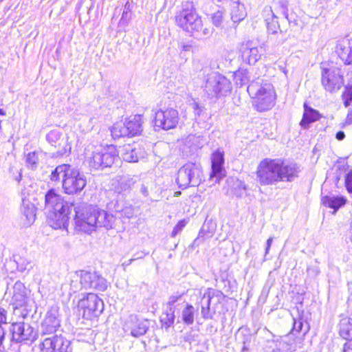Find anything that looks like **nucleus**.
Segmentation results:
<instances>
[{"label":"nucleus","instance_id":"1","mask_svg":"<svg viewBox=\"0 0 352 352\" xmlns=\"http://www.w3.org/2000/svg\"><path fill=\"white\" fill-rule=\"evenodd\" d=\"M300 170L296 163L280 158H265L257 167L256 177L261 186H272L280 182L294 181Z\"/></svg>","mask_w":352,"mask_h":352},{"label":"nucleus","instance_id":"2","mask_svg":"<svg viewBox=\"0 0 352 352\" xmlns=\"http://www.w3.org/2000/svg\"><path fill=\"white\" fill-rule=\"evenodd\" d=\"M113 216L106 211L99 210L96 206L85 204L74 208V220L76 228L85 232H91L96 228H112Z\"/></svg>","mask_w":352,"mask_h":352},{"label":"nucleus","instance_id":"3","mask_svg":"<svg viewBox=\"0 0 352 352\" xmlns=\"http://www.w3.org/2000/svg\"><path fill=\"white\" fill-rule=\"evenodd\" d=\"M74 202H67L54 188L50 189L45 195V208L47 211L48 222L54 229H67L69 214L74 210Z\"/></svg>","mask_w":352,"mask_h":352},{"label":"nucleus","instance_id":"4","mask_svg":"<svg viewBox=\"0 0 352 352\" xmlns=\"http://www.w3.org/2000/svg\"><path fill=\"white\" fill-rule=\"evenodd\" d=\"M258 79L252 81L248 87V91L254 99V105L257 111H266L271 109L276 100V94L273 85L269 82H261Z\"/></svg>","mask_w":352,"mask_h":352},{"label":"nucleus","instance_id":"5","mask_svg":"<svg viewBox=\"0 0 352 352\" xmlns=\"http://www.w3.org/2000/svg\"><path fill=\"white\" fill-rule=\"evenodd\" d=\"M175 22L184 30L192 34L199 32L203 26L202 20L191 2L182 4V10L175 16Z\"/></svg>","mask_w":352,"mask_h":352},{"label":"nucleus","instance_id":"6","mask_svg":"<svg viewBox=\"0 0 352 352\" xmlns=\"http://www.w3.org/2000/svg\"><path fill=\"white\" fill-rule=\"evenodd\" d=\"M119 159L117 148L113 145H109L96 148L91 155L87 157V161L91 168L98 170L111 167Z\"/></svg>","mask_w":352,"mask_h":352},{"label":"nucleus","instance_id":"7","mask_svg":"<svg viewBox=\"0 0 352 352\" xmlns=\"http://www.w3.org/2000/svg\"><path fill=\"white\" fill-rule=\"evenodd\" d=\"M201 165L199 163L188 162L179 169L176 182L182 189L197 186L201 182Z\"/></svg>","mask_w":352,"mask_h":352},{"label":"nucleus","instance_id":"8","mask_svg":"<svg viewBox=\"0 0 352 352\" xmlns=\"http://www.w3.org/2000/svg\"><path fill=\"white\" fill-rule=\"evenodd\" d=\"M232 85L226 77L218 73L208 74L204 85V91L209 97H219L228 94Z\"/></svg>","mask_w":352,"mask_h":352},{"label":"nucleus","instance_id":"9","mask_svg":"<svg viewBox=\"0 0 352 352\" xmlns=\"http://www.w3.org/2000/svg\"><path fill=\"white\" fill-rule=\"evenodd\" d=\"M9 331L11 335L10 341L14 343H32L38 337V331L23 321L11 322Z\"/></svg>","mask_w":352,"mask_h":352},{"label":"nucleus","instance_id":"10","mask_svg":"<svg viewBox=\"0 0 352 352\" xmlns=\"http://www.w3.org/2000/svg\"><path fill=\"white\" fill-rule=\"evenodd\" d=\"M87 184L85 175L78 169L71 166L62 180V186L65 193L78 195L82 192Z\"/></svg>","mask_w":352,"mask_h":352},{"label":"nucleus","instance_id":"11","mask_svg":"<svg viewBox=\"0 0 352 352\" xmlns=\"http://www.w3.org/2000/svg\"><path fill=\"white\" fill-rule=\"evenodd\" d=\"M78 306L83 310L82 316L87 320L99 316L104 309L102 300L94 293L87 294L79 301Z\"/></svg>","mask_w":352,"mask_h":352},{"label":"nucleus","instance_id":"12","mask_svg":"<svg viewBox=\"0 0 352 352\" xmlns=\"http://www.w3.org/2000/svg\"><path fill=\"white\" fill-rule=\"evenodd\" d=\"M321 83L327 91L331 94L337 92L344 85L343 76L338 68H324L321 74Z\"/></svg>","mask_w":352,"mask_h":352},{"label":"nucleus","instance_id":"13","mask_svg":"<svg viewBox=\"0 0 352 352\" xmlns=\"http://www.w3.org/2000/svg\"><path fill=\"white\" fill-rule=\"evenodd\" d=\"M82 288L104 292L107 288V281L96 271L81 270L78 272Z\"/></svg>","mask_w":352,"mask_h":352},{"label":"nucleus","instance_id":"14","mask_svg":"<svg viewBox=\"0 0 352 352\" xmlns=\"http://www.w3.org/2000/svg\"><path fill=\"white\" fill-rule=\"evenodd\" d=\"M60 327V319L58 308L56 306L52 307L47 311L44 320L41 322L40 330L41 337L57 334Z\"/></svg>","mask_w":352,"mask_h":352},{"label":"nucleus","instance_id":"15","mask_svg":"<svg viewBox=\"0 0 352 352\" xmlns=\"http://www.w3.org/2000/svg\"><path fill=\"white\" fill-rule=\"evenodd\" d=\"M179 119L177 111L173 108H168L155 113V124L164 130H169L177 126Z\"/></svg>","mask_w":352,"mask_h":352},{"label":"nucleus","instance_id":"16","mask_svg":"<svg viewBox=\"0 0 352 352\" xmlns=\"http://www.w3.org/2000/svg\"><path fill=\"white\" fill-rule=\"evenodd\" d=\"M222 294L220 291L212 288L207 289L199 302L201 305V314L204 319L209 320L213 318L216 311L214 309H210L211 301L213 298H217V302H219Z\"/></svg>","mask_w":352,"mask_h":352},{"label":"nucleus","instance_id":"17","mask_svg":"<svg viewBox=\"0 0 352 352\" xmlns=\"http://www.w3.org/2000/svg\"><path fill=\"white\" fill-rule=\"evenodd\" d=\"M123 329L126 333L129 332L132 336L138 338L146 333L148 322L147 320H140L135 314H131L125 320Z\"/></svg>","mask_w":352,"mask_h":352},{"label":"nucleus","instance_id":"18","mask_svg":"<svg viewBox=\"0 0 352 352\" xmlns=\"http://www.w3.org/2000/svg\"><path fill=\"white\" fill-rule=\"evenodd\" d=\"M243 62L248 65H254L261 57L262 47L254 46L252 41H247L240 48Z\"/></svg>","mask_w":352,"mask_h":352},{"label":"nucleus","instance_id":"19","mask_svg":"<svg viewBox=\"0 0 352 352\" xmlns=\"http://www.w3.org/2000/svg\"><path fill=\"white\" fill-rule=\"evenodd\" d=\"M46 140L52 146L57 148L54 156H62L67 153V140L63 137V133L60 131L52 130L50 131L46 135Z\"/></svg>","mask_w":352,"mask_h":352},{"label":"nucleus","instance_id":"20","mask_svg":"<svg viewBox=\"0 0 352 352\" xmlns=\"http://www.w3.org/2000/svg\"><path fill=\"white\" fill-rule=\"evenodd\" d=\"M30 291L21 281H16L12 287L11 304L16 307L25 306L29 302Z\"/></svg>","mask_w":352,"mask_h":352},{"label":"nucleus","instance_id":"21","mask_svg":"<svg viewBox=\"0 0 352 352\" xmlns=\"http://www.w3.org/2000/svg\"><path fill=\"white\" fill-rule=\"evenodd\" d=\"M212 172L211 177H216V182H219L226 175V170L223 167L224 153L220 150L214 152L211 157Z\"/></svg>","mask_w":352,"mask_h":352},{"label":"nucleus","instance_id":"22","mask_svg":"<svg viewBox=\"0 0 352 352\" xmlns=\"http://www.w3.org/2000/svg\"><path fill=\"white\" fill-rule=\"evenodd\" d=\"M119 153H120L123 160L130 163L137 162L140 158L144 157L143 151L136 144L124 145L120 148Z\"/></svg>","mask_w":352,"mask_h":352},{"label":"nucleus","instance_id":"23","mask_svg":"<svg viewBox=\"0 0 352 352\" xmlns=\"http://www.w3.org/2000/svg\"><path fill=\"white\" fill-rule=\"evenodd\" d=\"M336 52L344 64H352V39L344 38L338 41Z\"/></svg>","mask_w":352,"mask_h":352},{"label":"nucleus","instance_id":"24","mask_svg":"<svg viewBox=\"0 0 352 352\" xmlns=\"http://www.w3.org/2000/svg\"><path fill=\"white\" fill-rule=\"evenodd\" d=\"M230 7V16L233 23H239L247 16L244 5L241 3L239 0H231Z\"/></svg>","mask_w":352,"mask_h":352},{"label":"nucleus","instance_id":"25","mask_svg":"<svg viewBox=\"0 0 352 352\" xmlns=\"http://www.w3.org/2000/svg\"><path fill=\"white\" fill-rule=\"evenodd\" d=\"M321 118V115L318 111L309 107L306 103L304 104V113L300 121L302 127L306 129L309 125Z\"/></svg>","mask_w":352,"mask_h":352},{"label":"nucleus","instance_id":"26","mask_svg":"<svg viewBox=\"0 0 352 352\" xmlns=\"http://www.w3.org/2000/svg\"><path fill=\"white\" fill-rule=\"evenodd\" d=\"M339 335L344 340H352V318L344 317L340 319L339 324Z\"/></svg>","mask_w":352,"mask_h":352},{"label":"nucleus","instance_id":"27","mask_svg":"<svg viewBox=\"0 0 352 352\" xmlns=\"http://www.w3.org/2000/svg\"><path fill=\"white\" fill-rule=\"evenodd\" d=\"M322 203L324 206L332 208L336 212L340 208L346 203V199L343 197L326 195L322 197Z\"/></svg>","mask_w":352,"mask_h":352},{"label":"nucleus","instance_id":"28","mask_svg":"<svg viewBox=\"0 0 352 352\" xmlns=\"http://www.w3.org/2000/svg\"><path fill=\"white\" fill-rule=\"evenodd\" d=\"M124 123L129 136L136 135L142 131V121L140 115H135L133 118L126 119Z\"/></svg>","mask_w":352,"mask_h":352},{"label":"nucleus","instance_id":"29","mask_svg":"<svg viewBox=\"0 0 352 352\" xmlns=\"http://www.w3.org/2000/svg\"><path fill=\"white\" fill-rule=\"evenodd\" d=\"M265 16V23L267 28V31L270 34H276L279 30V24L277 20V17L273 13L271 8H266L263 10Z\"/></svg>","mask_w":352,"mask_h":352},{"label":"nucleus","instance_id":"30","mask_svg":"<svg viewBox=\"0 0 352 352\" xmlns=\"http://www.w3.org/2000/svg\"><path fill=\"white\" fill-rule=\"evenodd\" d=\"M59 336L60 334L45 336L38 345L41 352H54Z\"/></svg>","mask_w":352,"mask_h":352},{"label":"nucleus","instance_id":"31","mask_svg":"<svg viewBox=\"0 0 352 352\" xmlns=\"http://www.w3.org/2000/svg\"><path fill=\"white\" fill-rule=\"evenodd\" d=\"M13 263L16 265V270L24 274H28L33 268L34 263L31 260L18 255L13 256Z\"/></svg>","mask_w":352,"mask_h":352},{"label":"nucleus","instance_id":"32","mask_svg":"<svg viewBox=\"0 0 352 352\" xmlns=\"http://www.w3.org/2000/svg\"><path fill=\"white\" fill-rule=\"evenodd\" d=\"M228 184H232L230 186L231 192L237 197H241L246 195L248 188L244 182L239 179L232 178L228 180Z\"/></svg>","mask_w":352,"mask_h":352},{"label":"nucleus","instance_id":"33","mask_svg":"<svg viewBox=\"0 0 352 352\" xmlns=\"http://www.w3.org/2000/svg\"><path fill=\"white\" fill-rule=\"evenodd\" d=\"M310 327L307 321H306L302 316H299L296 318H294L292 332L302 333V336L307 334L309 331Z\"/></svg>","mask_w":352,"mask_h":352},{"label":"nucleus","instance_id":"34","mask_svg":"<svg viewBox=\"0 0 352 352\" xmlns=\"http://www.w3.org/2000/svg\"><path fill=\"white\" fill-rule=\"evenodd\" d=\"M185 302V300L183 298V294L178 292L171 295L166 303V309L175 312L179 306L183 305Z\"/></svg>","mask_w":352,"mask_h":352},{"label":"nucleus","instance_id":"35","mask_svg":"<svg viewBox=\"0 0 352 352\" xmlns=\"http://www.w3.org/2000/svg\"><path fill=\"white\" fill-rule=\"evenodd\" d=\"M139 180L138 176H122L119 180V188L121 191L129 190Z\"/></svg>","mask_w":352,"mask_h":352},{"label":"nucleus","instance_id":"36","mask_svg":"<svg viewBox=\"0 0 352 352\" xmlns=\"http://www.w3.org/2000/svg\"><path fill=\"white\" fill-rule=\"evenodd\" d=\"M272 352H292L294 349L291 344L282 338L272 341Z\"/></svg>","mask_w":352,"mask_h":352},{"label":"nucleus","instance_id":"37","mask_svg":"<svg viewBox=\"0 0 352 352\" xmlns=\"http://www.w3.org/2000/svg\"><path fill=\"white\" fill-rule=\"evenodd\" d=\"M128 132L125 123L122 122L115 123L111 129V134L114 140L129 136Z\"/></svg>","mask_w":352,"mask_h":352},{"label":"nucleus","instance_id":"38","mask_svg":"<svg viewBox=\"0 0 352 352\" xmlns=\"http://www.w3.org/2000/svg\"><path fill=\"white\" fill-rule=\"evenodd\" d=\"M233 78L236 85L242 87L250 81V76L246 69L240 68L233 74Z\"/></svg>","mask_w":352,"mask_h":352},{"label":"nucleus","instance_id":"39","mask_svg":"<svg viewBox=\"0 0 352 352\" xmlns=\"http://www.w3.org/2000/svg\"><path fill=\"white\" fill-rule=\"evenodd\" d=\"M8 320V311L4 308L0 307V346H2L6 334V330L3 325L11 323Z\"/></svg>","mask_w":352,"mask_h":352},{"label":"nucleus","instance_id":"40","mask_svg":"<svg viewBox=\"0 0 352 352\" xmlns=\"http://www.w3.org/2000/svg\"><path fill=\"white\" fill-rule=\"evenodd\" d=\"M70 167L71 165L67 164H63L61 165L56 166V168L51 173L50 179L52 182L59 181L61 175L63 179L65 175L67 173V171L69 170Z\"/></svg>","mask_w":352,"mask_h":352},{"label":"nucleus","instance_id":"41","mask_svg":"<svg viewBox=\"0 0 352 352\" xmlns=\"http://www.w3.org/2000/svg\"><path fill=\"white\" fill-rule=\"evenodd\" d=\"M22 215L25 218L24 225L30 226L35 221V208L33 204L28 205L22 209Z\"/></svg>","mask_w":352,"mask_h":352},{"label":"nucleus","instance_id":"42","mask_svg":"<svg viewBox=\"0 0 352 352\" xmlns=\"http://www.w3.org/2000/svg\"><path fill=\"white\" fill-rule=\"evenodd\" d=\"M54 352H72L70 341L62 334H60Z\"/></svg>","mask_w":352,"mask_h":352},{"label":"nucleus","instance_id":"43","mask_svg":"<svg viewBox=\"0 0 352 352\" xmlns=\"http://www.w3.org/2000/svg\"><path fill=\"white\" fill-rule=\"evenodd\" d=\"M175 318V312H173L166 309V311L162 313V315L160 317L162 327L167 330L174 324Z\"/></svg>","mask_w":352,"mask_h":352},{"label":"nucleus","instance_id":"44","mask_svg":"<svg viewBox=\"0 0 352 352\" xmlns=\"http://www.w3.org/2000/svg\"><path fill=\"white\" fill-rule=\"evenodd\" d=\"M194 314H195L194 307L192 305L186 304V307L182 310V318L183 322L187 325L193 324Z\"/></svg>","mask_w":352,"mask_h":352},{"label":"nucleus","instance_id":"45","mask_svg":"<svg viewBox=\"0 0 352 352\" xmlns=\"http://www.w3.org/2000/svg\"><path fill=\"white\" fill-rule=\"evenodd\" d=\"M25 162L28 168L36 169L38 162V153L36 151L28 153L25 156Z\"/></svg>","mask_w":352,"mask_h":352},{"label":"nucleus","instance_id":"46","mask_svg":"<svg viewBox=\"0 0 352 352\" xmlns=\"http://www.w3.org/2000/svg\"><path fill=\"white\" fill-rule=\"evenodd\" d=\"M28 307V304L23 307L19 306L16 307V306H13V313L15 316H17L19 318H21L23 320L31 312V309Z\"/></svg>","mask_w":352,"mask_h":352},{"label":"nucleus","instance_id":"47","mask_svg":"<svg viewBox=\"0 0 352 352\" xmlns=\"http://www.w3.org/2000/svg\"><path fill=\"white\" fill-rule=\"evenodd\" d=\"M116 212L120 215V217L130 219L134 214V208L131 204H126L122 209H117Z\"/></svg>","mask_w":352,"mask_h":352},{"label":"nucleus","instance_id":"48","mask_svg":"<svg viewBox=\"0 0 352 352\" xmlns=\"http://www.w3.org/2000/svg\"><path fill=\"white\" fill-rule=\"evenodd\" d=\"M212 23L216 27H220L224 21L223 13L222 11L218 10L211 16Z\"/></svg>","mask_w":352,"mask_h":352},{"label":"nucleus","instance_id":"49","mask_svg":"<svg viewBox=\"0 0 352 352\" xmlns=\"http://www.w3.org/2000/svg\"><path fill=\"white\" fill-rule=\"evenodd\" d=\"M344 104L346 107H349L352 102V86H346L345 91L342 94Z\"/></svg>","mask_w":352,"mask_h":352},{"label":"nucleus","instance_id":"50","mask_svg":"<svg viewBox=\"0 0 352 352\" xmlns=\"http://www.w3.org/2000/svg\"><path fill=\"white\" fill-rule=\"evenodd\" d=\"M186 221L185 219H182L175 226L171 233V236L175 237L178 233H179L183 228L186 226Z\"/></svg>","mask_w":352,"mask_h":352},{"label":"nucleus","instance_id":"51","mask_svg":"<svg viewBox=\"0 0 352 352\" xmlns=\"http://www.w3.org/2000/svg\"><path fill=\"white\" fill-rule=\"evenodd\" d=\"M344 183L348 192L352 193V170L346 173Z\"/></svg>","mask_w":352,"mask_h":352},{"label":"nucleus","instance_id":"52","mask_svg":"<svg viewBox=\"0 0 352 352\" xmlns=\"http://www.w3.org/2000/svg\"><path fill=\"white\" fill-rule=\"evenodd\" d=\"M190 106L191 108L193 109L195 118H197L200 116L201 111V107H199V104L196 102H193L192 103H191Z\"/></svg>","mask_w":352,"mask_h":352},{"label":"nucleus","instance_id":"53","mask_svg":"<svg viewBox=\"0 0 352 352\" xmlns=\"http://www.w3.org/2000/svg\"><path fill=\"white\" fill-rule=\"evenodd\" d=\"M270 289V287L269 285H265L262 289L260 298L266 299V298L267 297V296L269 294Z\"/></svg>","mask_w":352,"mask_h":352},{"label":"nucleus","instance_id":"54","mask_svg":"<svg viewBox=\"0 0 352 352\" xmlns=\"http://www.w3.org/2000/svg\"><path fill=\"white\" fill-rule=\"evenodd\" d=\"M148 254V252H143V251L138 252H136V253H135L133 254V256L132 258L134 261L138 260V259H140V258H143Z\"/></svg>","mask_w":352,"mask_h":352},{"label":"nucleus","instance_id":"55","mask_svg":"<svg viewBox=\"0 0 352 352\" xmlns=\"http://www.w3.org/2000/svg\"><path fill=\"white\" fill-rule=\"evenodd\" d=\"M140 192L144 196V197H148V186L144 184V183H142L141 184V187H140Z\"/></svg>","mask_w":352,"mask_h":352},{"label":"nucleus","instance_id":"56","mask_svg":"<svg viewBox=\"0 0 352 352\" xmlns=\"http://www.w3.org/2000/svg\"><path fill=\"white\" fill-rule=\"evenodd\" d=\"M342 352H352V340L344 344Z\"/></svg>","mask_w":352,"mask_h":352},{"label":"nucleus","instance_id":"57","mask_svg":"<svg viewBox=\"0 0 352 352\" xmlns=\"http://www.w3.org/2000/svg\"><path fill=\"white\" fill-rule=\"evenodd\" d=\"M212 33V28H206L203 30L202 32L200 34L201 36H206V37H208V36H211Z\"/></svg>","mask_w":352,"mask_h":352},{"label":"nucleus","instance_id":"58","mask_svg":"<svg viewBox=\"0 0 352 352\" xmlns=\"http://www.w3.org/2000/svg\"><path fill=\"white\" fill-rule=\"evenodd\" d=\"M272 241H273V237H270L267 240L266 248H265V255H267L269 253V251H270V247L272 245Z\"/></svg>","mask_w":352,"mask_h":352},{"label":"nucleus","instance_id":"59","mask_svg":"<svg viewBox=\"0 0 352 352\" xmlns=\"http://www.w3.org/2000/svg\"><path fill=\"white\" fill-rule=\"evenodd\" d=\"M336 138L338 140H342L345 138V133L342 131H339L336 133Z\"/></svg>","mask_w":352,"mask_h":352},{"label":"nucleus","instance_id":"60","mask_svg":"<svg viewBox=\"0 0 352 352\" xmlns=\"http://www.w3.org/2000/svg\"><path fill=\"white\" fill-rule=\"evenodd\" d=\"M346 123L348 124H352V110H351L348 112L346 119Z\"/></svg>","mask_w":352,"mask_h":352},{"label":"nucleus","instance_id":"61","mask_svg":"<svg viewBox=\"0 0 352 352\" xmlns=\"http://www.w3.org/2000/svg\"><path fill=\"white\" fill-rule=\"evenodd\" d=\"M133 261H134V260L133 258H131L129 260H128L127 261H125L124 263H123L122 265L123 266H128V265H130Z\"/></svg>","mask_w":352,"mask_h":352},{"label":"nucleus","instance_id":"62","mask_svg":"<svg viewBox=\"0 0 352 352\" xmlns=\"http://www.w3.org/2000/svg\"><path fill=\"white\" fill-rule=\"evenodd\" d=\"M190 47V45H183V50H185V51H187V50H189Z\"/></svg>","mask_w":352,"mask_h":352},{"label":"nucleus","instance_id":"63","mask_svg":"<svg viewBox=\"0 0 352 352\" xmlns=\"http://www.w3.org/2000/svg\"><path fill=\"white\" fill-rule=\"evenodd\" d=\"M126 16H127V12L126 11H124L123 13H122V19H123Z\"/></svg>","mask_w":352,"mask_h":352},{"label":"nucleus","instance_id":"64","mask_svg":"<svg viewBox=\"0 0 352 352\" xmlns=\"http://www.w3.org/2000/svg\"><path fill=\"white\" fill-rule=\"evenodd\" d=\"M350 230L352 232V219H351V223H350Z\"/></svg>","mask_w":352,"mask_h":352}]
</instances>
